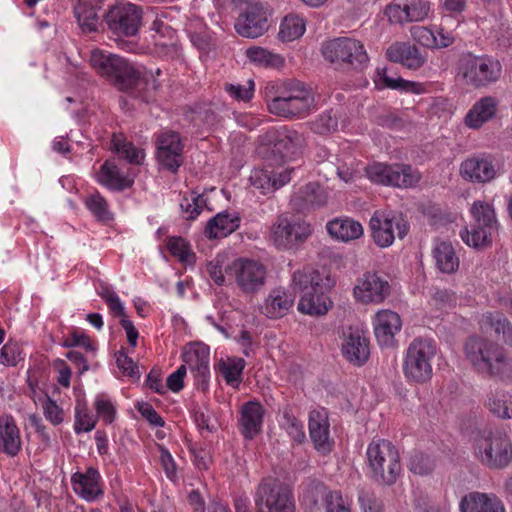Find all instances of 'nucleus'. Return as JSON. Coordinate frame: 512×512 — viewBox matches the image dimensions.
I'll return each instance as SVG.
<instances>
[{
  "mask_svg": "<svg viewBox=\"0 0 512 512\" xmlns=\"http://www.w3.org/2000/svg\"><path fill=\"white\" fill-rule=\"evenodd\" d=\"M240 290L246 294L259 291L265 284L267 269L263 263L250 258H238L226 269Z\"/></svg>",
  "mask_w": 512,
  "mask_h": 512,
  "instance_id": "12",
  "label": "nucleus"
},
{
  "mask_svg": "<svg viewBox=\"0 0 512 512\" xmlns=\"http://www.w3.org/2000/svg\"><path fill=\"white\" fill-rule=\"evenodd\" d=\"M435 467L434 460L422 450H414L410 457L409 469L414 474L427 475Z\"/></svg>",
  "mask_w": 512,
  "mask_h": 512,
  "instance_id": "48",
  "label": "nucleus"
},
{
  "mask_svg": "<svg viewBox=\"0 0 512 512\" xmlns=\"http://www.w3.org/2000/svg\"><path fill=\"white\" fill-rule=\"evenodd\" d=\"M97 182L109 190L123 191L132 187L134 180L125 175L112 162L106 161L99 169L96 175Z\"/></svg>",
  "mask_w": 512,
  "mask_h": 512,
  "instance_id": "30",
  "label": "nucleus"
},
{
  "mask_svg": "<svg viewBox=\"0 0 512 512\" xmlns=\"http://www.w3.org/2000/svg\"><path fill=\"white\" fill-rule=\"evenodd\" d=\"M341 351L343 356L355 365L364 364L369 357V342L359 328L348 327L343 332Z\"/></svg>",
  "mask_w": 512,
  "mask_h": 512,
  "instance_id": "18",
  "label": "nucleus"
},
{
  "mask_svg": "<svg viewBox=\"0 0 512 512\" xmlns=\"http://www.w3.org/2000/svg\"><path fill=\"white\" fill-rule=\"evenodd\" d=\"M94 408L97 416L105 423L111 424L116 415V409L111 400L106 395H98L94 401Z\"/></svg>",
  "mask_w": 512,
  "mask_h": 512,
  "instance_id": "53",
  "label": "nucleus"
},
{
  "mask_svg": "<svg viewBox=\"0 0 512 512\" xmlns=\"http://www.w3.org/2000/svg\"><path fill=\"white\" fill-rule=\"evenodd\" d=\"M283 418V425L287 430L289 436H291L294 439L296 445L301 444L305 438L303 425L292 415L290 409H285L283 411Z\"/></svg>",
  "mask_w": 512,
  "mask_h": 512,
  "instance_id": "54",
  "label": "nucleus"
},
{
  "mask_svg": "<svg viewBox=\"0 0 512 512\" xmlns=\"http://www.w3.org/2000/svg\"><path fill=\"white\" fill-rule=\"evenodd\" d=\"M22 351L18 343L8 342L0 349V363L15 366L22 359Z\"/></svg>",
  "mask_w": 512,
  "mask_h": 512,
  "instance_id": "58",
  "label": "nucleus"
},
{
  "mask_svg": "<svg viewBox=\"0 0 512 512\" xmlns=\"http://www.w3.org/2000/svg\"><path fill=\"white\" fill-rule=\"evenodd\" d=\"M305 144L302 134L288 128H281L277 131L276 142L273 152L280 153L283 161L293 159L300 148Z\"/></svg>",
  "mask_w": 512,
  "mask_h": 512,
  "instance_id": "31",
  "label": "nucleus"
},
{
  "mask_svg": "<svg viewBox=\"0 0 512 512\" xmlns=\"http://www.w3.org/2000/svg\"><path fill=\"white\" fill-rule=\"evenodd\" d=\"M84 205L98 221L109 222L113 219L108 202L98 191L87 195L84 198Z\"/></svg>",
  "mask_w": 512,
  "mask_h": 512,
  "instance_id": "43",
  "label": "nucleus"
},
{
  "mask_svg": "<svg viewBox=\"0 0 512 512\" xmlns=\"http://www.w3.org/2000/svg\"><path fill=\"white\" fill-rule=\"evenodd\" d=\"M293 169L285 168L280 171L270 167L254 169L249 177L251 185L262 194H269L281 188L291 180Z\"/></svg>",
  "mask_w": 512,
  "mask_h": 512,
  "instance_id": "21",
  "label": "nucleus"
},
{
  "mask_svg": "<svg viewBox=\"0 0 512 512\" xmlns=\"http://www.w3.org/2000/svg\"><path fill=\"white\" fill-rule=\"evenodd\" d=\"M433 258L437 268L443 273H454L459 267V258L449 242L436 243L433 249Z\"/></svg>",
  "mask_w": 512,
  "mask_h": 512,
  "instance_id": "36",
  "label": "nucleus"
},
{
  "mask_svg": "<svg viewBox=\"0 0 512 512\" xmlns=\"http://www.w3.org/2000/svg\"><path fill=\"white\" fill-rule=\"evenodd\" d=\"M353 293L362 303L379 304L390 294V285L377 273L367 272L357 280Z\"/></svg>",
  "mask_w": 512,
  "mask_h": 512,
  "instance_id": "16",
  "label": "nucleus"
},
{
  "mask_svg": "<svg viewBox=\"0 0 512 512\" xmlns=\"http://www.w3.org/2000/svg\"><path fill=\"white\" fill-rule=\"evenodd\" d=\"M89 62L100 76L113 81L121 91L132 79L134 66L119 55L95 48L90 52Z\"/></svg>",
  "mask_w": 512,
  "mask_h": 512,
  "instance_id": "11",
  "label": "nucleus"
},
{
  "mask_svg": "<svg viewBox=\"0 0 512 512\" xmlns=\"http://www.w3.org/2000/svg\"><path fill=\"white\" fill-rule=\"evenodd\" d=\"M359 503L363 512H383V501L373 493L362 490L359 494Z\"/></svg>",
  "mask_w": 512,
  "mask_h": 512,
  "instance_id": "61",
  "label": "nucleus"
},
{
  "mask_svg": "<svg viewBox=\"0 0 512 512\" xmlns=\"http://www.w3.org/2000/svg\"><path fill=\"white\" fill-rule=\"evenodd\" d=\"M20 430L11 415L0 416V448H20Z\"/></svg>",
  "mask_w": 512,
  "mask_h": 512,
  "instance_id": "39",
  "label": "nucleus"
},
{
  "mask_svg": "<svg viewBox=\"0 0 512 512\" xmlns=\"http://www.w3.org/2000/svg\"><path fill=\"white\" fill-rule=\"evenodd\" d=\"M486 405L489 410L503 419L512 418V396L503 390L491 391Z\"/></svg>",
  "mask_w": 512,
  "mask_h": 512,
  "instance_id": "40",
  "label": "nucleus"
},
{
  "mask_svg": "<svg viewBox=\"0 0 512 512\" xmlns=\"http://www.w3.org/2000/svg\"><path fill=\"white\" fill-rule=\"evenodd\" d=\"M166 246L171 255L182 263H190L194 257L188 243L182 237H169Z\"/></svg>",
  "mask_w": 512,
  "mask_h": 512,
  "instance_id": "49",
  "label": "nucleus"
},
{
  "mask_svg": "<svg viewBox=\"0 0 512 512\" xmlns=\"http://www.w3.org/2000/svg\"><path fill=\"white\" fill-rule=\"evenodd\" d=\"M499 101L493 96H485L476 101L467 112L464 123L471 129H479L492 120L497 113Z\"/></svg>",
  "mask_w": 512,
  "mask_h": 512,
  "instance_id": "25",
  "label": "nucleus"
},
{
  "mask_svg": "<svg viewBox=\"0 0 512 512\" xmlns=\"http://www.w3.org/2000/svg\"><path fill=\"white\" fill-rule=\"evenodd\" d=\"M160 460L167 478L174 483L177 482V469L179 464L175 461L169 450H161Z\"/></svg>",
  "mask_w": 512,
  "mask_h": 512,
  "instance_id": "63",
  "label": "nucleus"
},
{
  "mask_svg": "<svg viewBox=\"0 0 512 512\" xmlns=\"http://www.w3.org/2000/svg\"><path fill=\"white\" fill-rule=\"evenodd\" d=\"M265 102L271 114L289 119L305 117L315 109L311 88L296 79L268 84L265 88Z\"/></svg>",
  "mask_w": 512,
  "mask_h": 512,
  "instance_id": "1",
  "label": "nucleus"
},
{
  "mask_svg": "<svg viewBox=\"0 0 512 512\" xmlns=\"http://www.w3.org/2000/svg\"><path fill=\"white\" fill-rule=\"evenodd\" d=\"M326 512H351L339 491H328L325 494Z\"/></svg>",
  "mask_w": 512,
  "mask_h": 512,
  "instance_id": "59",
  "label": "nucleus"
},
{
  "mask_svg": "<svg viewBox=\"0 0 512 512\" xmlns=\"http://www.w3.org/2000/svg\"><path fill=\"white\" fill-rule=\"evenodd\" d=\"M239 223V217L221 212L208 221L204 234L210 239L226 237L239 227Z\"/></svg>",
  "mask_w": 512,
  "mask_h": 512,
  "instance_id": "34",
  "label": "nucleus"
},
{
  "mask_svg": "<svg viewBox=\"0 0 512 512\" xmlns=\"http://www.w3.org/2000/svg\"><path fill=\"white\" fill-rule=\"evenodd\" d=\"M437 354L435 341L415 338L408 346L403 363L405 377L415 383H425L433 374L432 361Z\"/></svg>",
  "mask_w": 512,
  "mask_h": 512,
  "instance_id": "6",
  "label": "nucleus"
},
{
  "mask_svg": "<svg viewBox=\"0 0 512 512\" xmlns=\"http://www.w3.org/2000/svg\"><path fill=\"white\" fill-rule=\"evenodd\" d=\"M292 286L294 292L300 295L297 308L302 314L320 317L333 307V301L328 296L333 286L329 275L304 268L294 272Z\"/></svg>",
  "mask_w": 512,
  "mask_h": 512,
  "instance_id": "2",
  "label": "nucleus"
},
{
  "mask_svg": "<svg viewBox=\"0 0 512 512\" xmlns=\"http://www.w3.org/2000/svg\"><path fill=\"white\" fill-rule=\"evenodd\" d=\"M411 34L413 39L424 47L435 48V45H437V36L426 27H414L411 30Z\"/></svg>",
  "mask_w": 512,
  "mask_h": 512,
  "instance_id": "62",
  "label": "nucleus"
},
{
  "mask_svg": "<svg viewBox=\"0 0 512 512\" xmlns=\"http://www.w3.org/2000/svg\"><path fill=\"white\" fill-rule=\"evenodd\" d=\"M78 24L84 32H95L99 26V17L92 0H79L74 9Z\"/></svg>",
  "mask_w": 512,
  "mask_h": 512,
  "instance_id": "38",
  "label": "nucleus"
},
{
  "mask_svg": "<svg viewBox=\"0 0 512 512\" xmlns=\"http://www.w3.org/2000/svg\"><path fill=\"white\" fill-rule=\"evenodd\" d=\"M371 237L380 248L390 247L395 238L403 239L409 224L402 213L391 210H376L369 221Z\"/></svg>",
  "mask_w": 512,
  "mask_h": 512,
  "instance_id": "9",
  "label": "nucleus"
},
{
  "mask_svg": "<svg viewBox=\"0 0 512 512\" xmlns=\"http://www.w3.org/2000/svg\"><path fill=\"white\" fill-rule=\"evenodd\" d=\"M131 81L126 83L122 91H129L134 97L149 103L155 99V93L160 87L153 72H140L133 67Z\"/></svg>",
  "mask_w": 512,
  "mask_h": 512,
  "instance_id": "24",
  "label": "nucleus"
},
{
  "mask_svg": "<svg viewBox=\"0 0 512 512\" xmlns=\"http://www.w3.org/2000/svg\"><path fill=\"white\" fill-rule=\"evenodd\" d=\"M254 503L258 512H295L290 488L272 476L260 481L255 490Z\"/></svg>",
  "mask_w": 512,
  "mask_h": 512,
  "instance_id": "8",
  "label": "nucleus"
},
{
  "mask_svg": "<svg viewBox=\"0 0 512 512\" xmlns=\"http://www.w3.org/2000/svg\"><path fill=\"white\" fill-rule=\"evenodd\" d=\"M235 29L243 37L256 38L261 36L268 29L267 13L264 7L260 4L248 6L245 13L238 17Z\"/></svg>",
  "mask_w": 512,
  "mask_h": 512,
  "instance_id": "20",
  "label": "nucleus"
},
{
  "mask_svg": "<svg viewBox=\"0 0 512 512\" xmlns=\"http://www.w3.org/2000/svg\"><path fill=\"white\" fill-rule=\"evenodd\" d=\"M372 324L378 344L382 347H393L395 336L402 327L398 313L389 309L380 310L375 314Z\"/></svg>",
  "mask_w": 512,
  "mask_h": 512,
  "instance_id": "19",
  "label": "nucleus"
},
{
  "mask_svg": "<svg viewBox=\"0 0 512 512\" xmlns=\"http://www.w3.org/2000/svg\"><path fill=\"white\" fill-rule=\"evenodd\" d=\"M245 365V360L238 357L227 358L226 360L222 359L218 364L219 371L225 382L232 387H238L240 384Z\"/></svg>",
  "mask_w": 512,
  "mask_h": 512,
  "instance_id": "41",
  "label": "nucleus"
},
{
  "mask_svg": "<svg viewBox=\"0 0 512 512\" xmlns=\"http://www.w3.org/2000/svg\"><path fill=\"white\" fill-rule=\"evenodd\" d=\"M464 354L479 373L500 377H508L512 373V361L494 341L472 336L464 344Z\"/></svg>",
  "mask_w": 512,
  "mask_h": 512,
  "instance_id": "3",
  "label": "nucleus"
},
{
  "mask_svg": "<svg viewBox=\"0 0 512 512\" xmlns=\"http://www.w3.org/2000/svg\"><path fill=\"white\" fill-rule=\"evenodd\" d=\"M475 457L490 469H503L512 461V450H476Z\"/></svg>",
  "mask_w": 512,
  "mask_h": 512,
  "instance_id": "42",
  "label": "nucleus"
},
{
  "mask_svg": "<svg viewBox=\"0 0 512 512\" xmlns=\"http://www.w3.org/2000/svg\"><path fill=\"white\" fill-rule=\"evenodd\" d=\"M224 90L235 100L238 101H249L254 94V81L248 80L246 84H231L226 83Z\"/></svg>",
  "mask_w": 512,
  "mask_h": 512,
  "instance_id": "55",
  "label": "nucleus"
},
{
  "mask_svg": "<svg viewBox=\"0 0 512 512\" xmlns=\"http://www.w3.org/2000/svg\"><path fill=\"white\" fill-rule=\"evenodd\" d=\"M63 346L67 348L82 347L87 352L91 353H94L96 350L95 344L84 332L81 331H73L68 334L64 339Z\"/></svg>",
  "mask_w": 512,
  "mask_h": 512,
  "instance_id": "57",
  "label": "nucleus"
},
{
  "mask_svg": "<svg viewBox=\"0 0 512 512\" xmlns=\"http://www.w3.org/2000/svg\"><path fill=\"white\" fill-rule=\"evenodd\" d=\"M205 203L206 201L203 195L191 191L183 196L180 202V208L182 212L186 214V219L193 220L200 214Z\"/></svg>",
  "mask_w": 512,
  "mask_h": 512,
  "instance_id": "47",
  "label": "nucleus"
},
{
  "mask_svg": "<svg viewBox=\"0 0 512 512\" xmlns=\"http://www.w3.org/2000/svg\"><path fill=\"white\" fill-rule=\"evenodd\" d=\"M157 157L168 170L176 172L183 162V145L178 133L167 131L157 139Z\"/></svg>",
  "mask_w": 512,
  "mask_h": 512,
  "instance_id": "17",
  "label": "nucleus"
},
{
  "mask_svg": "<svg viewBox=\"0 0 512 512\" xmlns=\"http://www.w3.org/2000/svg\"><path fill=\"white\" fill-rule=\"evenodd\" d=\"M44 415L53 425H58L63 421V410L50 398H47L43 405Z\"/></svg>",
  "mask_w": 512,
  "mask_h": 512,
  "instance_id": "64",
  "label": "nucleus"
},
{
  "mask_svg": "<svg viewBox=\"0 0 512 512\" xmlns=\"http://www.w3.org/2000/svg\"><path fill=\"white\" fill-rule=\"evenodd\" d=\"M367 456L376 481L392 485L401 469L398 450H367Z\"/></svg>",
  "mask_w": 512,
  "mask_h": 512,
  "instance_id": "15",
  "label": "nucleus"
},
{
  "mask_svg": "<svg viewBox=\"0 0 512 512\" xmlns=\"http://www.w3.org/2000/svg\"><path fill=\"white\" fill-rule=\"evenodd\" d=\"M322 54L327 61L343 71H362L369 64L364 44L350 37L334 38L326 42Z\"/></svg>",
  "mask_w": 512,
  "mask_h": 512,
  "instance_id": "5",
  "label": "nucleus"
},
{
  "mask_svg": "<svg viewBox=\"0 0 512 512\" xmlns=\"http://www.w3.org/2000/svg\"><path fill=\"white\" fill-rule=\"evenodd\" d=\"M328 233L338 240L348 242L363 235L362 225L350 218H337L327 223Z\"/></svg>",
  "mask_w": 512,
  "mask_h": 512,
  "instance_id": "35",
  "label": "nucleus"
},
{
  "mask_svg": "<svg viewBox=\"0 0 512 512\" xmlns=\"http://www.w3.org/2000/svg\"><path fill=\"white\" fill-rule=\"evenodd\" d=\"M337 127V117L331 110L323 112L311 123V130L321 135L332 133L337 130Z\"/></svg>",
  "mask_w": 512,
  "mask_h": 512,
  "instance_id": "51",
  "label": "nucleus"
},
{
  "mask_svg": "<svg viewBox=\"0 0 512 512\" xmlns=\"http://www.w3.org/2000/svg\"><path fill=\"white\" fill-rule=\"evenodd\" d=\"M100 297L105 301L107 304L110 313L117 318L123 319L127 318V315L125 313V307L120 300L119 296L112 290H110L107 287H103L99 293Z\"/></svg>",
  "mask_w": 512,
  "mask_h": 512,
  "instance_id": "52",
  "label": "nucleus"
},
{
  "mask_svg": "<svg viewBox=\"0 0 512 512\" xmlns=\"http://www.w3.org/2000/svg\"><path fill=\"white\" fill-rule=\"evenodd\" d=\"M481 327L492 328L497 336H501L503 343L512 346V324L502 313L488 312L484 314Z\"/></svg>",
  "mask_w": 512,
  "mask_h": 512,
  "instance_id": "37",
  "label": "nucleus"
},
{
  "mask_svg": "<svg viewBox=\"0 0 512 512\" xmlns=\"http://www.w3.org/2000/svg\"><path fill=\"white\" fill-rule=\"evenodd\" d=\"M246 56L251 62L260 66L278 67L283 64L281 56L258 46L249 47L246 50Z\"/></svg>",
  "mask_w": 512,
  "mask_h": 512,
  "instance_id": "45",
  "label": "nucleus"
},
{
  "mask_svg": "<svg viewBox=\"0 0 512 512\" xmlns=\"http://www.w3.org/2000/svg\"><path fill=\"white\" fill-rule=\"evenodd\" d=\"M329 427L328 412L325 408H317L310 411L308 428L315 448L334 445L329 438Z\"/></svg>",
  "mask_w": 512,
  "mask_h": 512,
  "instance_id": "29",
  "label": "nucleus"
},
{
  "mask_svg": "<svg viewBox=\"0 0 512 512\" xmlns=\"http://www.w3.org/2000/svg\"><path fill=\"white\" fill-rule=\"evenodd\" d=\"M387 58L410 70L420 69L427 61V55L418 47L406 42H396L386 51Z\"/></svg>",
  "mask_w": 512,
  "mask_h": 512,
  "instance_id": "22",
  "label": "nucleus"
},
{
  "mask_svg": "<svg viewBox=\"0 0 512 512\" xmlns=\"http://www.w3.org/2000/svg\"><path fill=\"white\" fill-rule=\"evenodd\" d=\"M459 508L461 512H505L504 505L497 496L480 492L464 496Z\"/></svg>",
  "mask_w": 512,
  "mask_h": 512,
  "instance_id": "27",
  "label": "nucleus"
},
{
  "mask_svg": "<svg viewBox=\"0 0 512 512\" xmlns=\"http://www.w3.org/2000/svg\"><path fill=\"white\" fill-rule=\"evenodd\" d=\"M501 63L491 56L462 55L457 63V77L461 82L475 89L487 87L501 76Z\"/></svg>",
  "mask_w": 512,
  "mask_h": 512,
  "instance_id": "4",
  "label": "nucleus"
},
{
  "mask_svg": "<svg viewBox=\"0 0 512 512\" xmlns=\"http://www.w3.org/2000/svg\"><path fill=\"white\" fill-rule=\"evenodd\" d=\"M95 425L96 417L90 413L84 402L77 401L75 406V432H89L94 429Z\"/></svg>",
  "mask_w": 512,
  "mask_h": 512,
  "instance_id": "46",
  "label": "nucleus"
},
{
  "mask_svg": "<svg viewBox=\"0 0 512 512\" xmlns=\"http://www.w3.org/2000/svg\"><path fill=\"white\" fill-rule=\"evenodd\" d=\"M486 448H511L512 442L503 429H495L485 434Z\"/></svg>",
  "mask_w": 512,
  "mask_h": 512,
  "instance_id": "60",
  "label": "nucleus"
},
{
  "mask_svg": "<svg viewBox=\"0 0 512 512\" xmlns=\"http://www.w3.org/2000/svg\"><path fill=\"white\" fill-rule=\"evenodd\" d=\"M295 297L282 288L273 289L261 305V313L271 319L284 316L293 306Z\"/></svg>",
  "mask_w": 512,
  "mask_h": 512,
  "instance_id": "28",
  "label": "nucleus"
},
{
  "mask_svg": "<svg viewBox=\"0 0 512 512\" xmlns=\"http://www.w3.org/2000/svg\"><path fill=\"white\" fill-rule=\"evenodd\" d=\"M292 202L299 210L320 207L327 202V194L318 183L312 182L300 188L293 195Z\"/></svg>",
  "mask_w": 512,
  "mask_h": 512,
  "instance_id": "32",
  "label": "nucleus"
},
{
  "mask_svg": "<svg viewBox=\"0 0 512 512\" xmlns=\"http://www.w3.org/2000/svg\"><path fill=\"white\" fill-rule=\"evenodd\" d=\"M311 234L306 222L292 221L280 216L271 227V239L279 249H293L303 243Z\"/></svg>",
  "mask_w": 512,
  "mask_h": 512,
  "instance_id": "14",
  "label": "nucleus"
},
{
  "mask_svg": "<svg viewBox=\"0 0 512 512\" xmlns=\"http://www.w3.org/2000/svg\"><path fill=\"white\" fill-rule=\"evenodd\" d=\"M406 7L408 22L423 21L430 13V4L425 0H412Z\"/></svg>",
  "mask_w": 512,
  "mask_h": 512,
  "instance_id": "56",
  "label": "nucleus"
},
{
  "mask_svg": "<svg viewBox=\"0 0 512 512\" xmlns=\"http://www.w3.org/2000/svg\"><path fill=\"white\" fill-rule=\"evenodd\" d=\"M142 11L131 3L111 7L105 15L107 29L117 37L135 36L141 26Z\"/></svg>",
  "mask_w": 512,
  "mask_h": 512,
  "instance_id": "13",
  "label": "nucleus"
},
{
  "mask_svg": "<svg viewBox=\"0 0 512 512\" xmlns=\"http://www.w3.org/2000/svg\"><path fill=\"white\" fill-rule=\"evenodd\" d=\"M460 174L471 182L485 183L494 179L496 170L488 156H473L461 163Z\"/></svg>",
  "mask_w": 512,
  "mask_h": 512,
  "instance_id": "23",
  "label": "nucleus"
},
{
  "mask_svg": "<svg viewBox=\"0 0 512 512\" xmlns=\"http://www.w3.org/2000/svg\"><path fill=\"white\" fill-rule=\"evenodd\" d=\"M368 179L379 185L396 188H412L421 179L420 172L411 165L375 162L365 168Z\"/></svg>",
  "mask_w": 512,
  "mask_h": 512,
  "instance_id": "10",
  "label": "nucleus"
},
{
  "mask_svg": "<svg viewBox=\"0 0 512 512\" xmlns=\"http://www.w3.org/2000/svg\"><path fill=\"white\" fill-rule=\"evenodd\" d=\"M264 414L265 409L259 402L249 401L242 405L239 426L245 438L253 439L261 431Z\"/></svg>",
  "mask_w": 512,
  "mask_h": 512,
  "instance_id": "26",
  "label": "nucleus"
},
{
  "mask_svg": "<svg viewBox=\"0 0 512 512\" xmlns=\"http://www.w3.org/2000/svg\"><path fill=\"white\" fill-rule=\"evenodd\" d=\"M99 473L93 468H89L85 474L75 473L72 476V485L74 491L88 501H92L102 492L98 485Z\"/></svg>",
  "mask_w": 512,
  "mask_h": 512,
  "instance_id": "33",
  "label": "nucleus"
},
{
  "mask_svg": "<svg viewBox=\"0 0 512 512\" xmlns=\"http://www.w3.org/2000/svg\"><path fill=\"white\" fill-rule=\"evenodd\" d=\"M470 212L473 217L471 229L460 232L462 240L470 247L481 248L491 243L498 231L499 223L493 206L484 201H475Z\"/></svg>",
  "mask_w": 512,
  "mask_h": 512,
  "instance_id": "7",
  "label": "nucleus"
},
{
  "mask_svg": "<svg viewBox=\"0 0 512 512\" xmlns=\"http://www.w3.org/2000/svg\"><path fill=\"white\" fill-rule=\"evenodd\" d=\"M114 148L116 152L127 159L130 163L139 165L144 159V153L141 149L135 147L132 143L120 139H114Z\"/></svg>",
  "mask_w": 512,
  "mask_h": 512,
  "instance_id": "50",
  "label": "nucleus"
},
{
  "mask_svg": "<svg viewBox=\"0 0 512 512\" xmlns=\"http://www.w3.org/2000/svg\"><path fill=\"white\" fill-rule=\"evenodd\" d=\"M305 32L304 19L297 15L286 16L280 25L279 37L282 41H293Z\"/></svg>",
  "mask_w": 512,
  "mask_h": 512,
  "instance_id": "44",
  "label": "nucleus"
}]
</instances>
